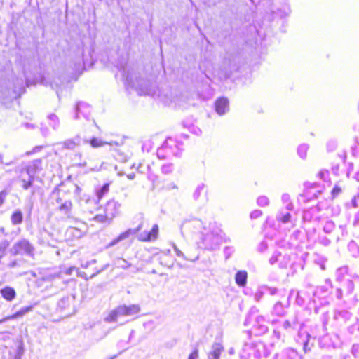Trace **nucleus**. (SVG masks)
<instances>
[{
  "mask_svg": "<svg viewBox=\"0 0 359 359\" xmlns=\"http://www.w3.org/2000/svg\"><path fill=\"white\" fill-rule=\"evenodd\" d=\"M273 312L278 316H283L285 310L283 304L279 302H277L273 306Z\"/></svg>",
  "mask_w": 359,
  "mask_h": 359,
  "instance_id": "b1692460",
  "label": "nucleus"
},
{
  "mask_svg": "<svg viewBox=\"0 0 359 359\" xmlns=\"http://www.w3.org/2000/svg\"><path fill=\"white\" fill-rule=\"evenodd\" d=\"M327 172L321 171L318 173V175L320 178L324 179L325 175H327Z\"/></svg>",
  "mask_w": 359,
  "mask_h": 359,
  "instance_id": "a18cd8bd",
  "label": "nucleus"
},
{
  "mask_svg": "<svg viewBox=\"0 0 359 359\" xmlns=\"http://www.w3.org/2000/svg\"><path fill=\"white\" fill-rule=\"evenodd\" d=\"M142 224H139L137 228L135 229H129L126 230V231L121 233L118 237L113 239L110 243H109L106 245V248H111V247L116 245V244H118L119 242L128 238L130 236L135 234L137 231H139L142 229Z\"/></svg>",
  "mask_w": 359,
  "mask_h": 359,
  "instance_id": "0eeeda50",
  "label": "nucleus"
},
{
  "mask_svg": "<svg viewBox=\"0 0 359 359\" xmlns=\"http://www.w3.org/2000/svg\"><path fill=\"white\" fill-rule=\"evenodd\" d=\"M290 197L289 194H283L282 201L283 203H287L286 208L287 210H292L293 208L292 204L291 203H290Z\"/></svg>",
  "mask_w": 359,
  "mask_h": 359,
  "instance_id": "7c9ffc66",
  "label": "nucleus"
},
{
  "mask_svg": "<svg viewBox=\"0 0 359 359\" xmlns=\"http://www.w3.org/2000/svg\"><path fill=\"white\" fill-rule=\"evenodd\" d=\"M248 273L245 271H238L235 276V280L238 285L243 287L246 284Z\"/></svg>",
  "mask_w": 359,
  "mask_h": 359,
  "instance_id": "dca6fc26",
  "label": "nucleus"
},
{
  "mask_svg": "<svg viewBox=\"0 0 359 359\" xmlns=\"http://www.w3.org/2000/svg\"><path fill=\"white\" fill-rule=\"evenodd\" d=\"M174 168L171 163L164 164L161 166L162 172L164 174H170L172 172Z\"/></svg>",
  "mask_w": 359,
  "mask_h": 359,
  "instance_id": "2f4dec72",
  "label": "nucleus"
},
{
  "mask_svg": "<svg viewBox=\"0 0 359 359\" xmlns=\"http://www.w3.org/2000/svg\"><path fill=\"white\" fill-rule=\"evenodd\" d=\"M81 139L79 137H76L74 139L67 140L63 142V147L67 149H74L76 146L80 144Z\"/></svg>",
  "mask_w": 359,
  "mask_h": 359,
  "instance_id": "f3484780",
  "label": "nucleus"
},
{
  "mask_svg": "<svg viewBox=\"0 0 359 359\" xmlns=\"http://www.w3.org/2000/svg\"><path fill=\"white\" fill-rule=\"evenodd\" d=\"M283 327L285 328H287V327H290V323L289 321H287V320L285 321L283 323Z\"/></svg>",
  "mask_w": 359,
  "mask_h": 359,
  "instance_id": "49530a36",
  "label": "nucleus"
},
{
  "mask_svg": "<svg viewBox=\"0 0 359 359\" xmlns=\"http://www.w3.org/2000/svg\"><path fill=\"white\" fill-rule=\"evenodd\" d=\"M309 146L307 144H302L298 147L297 152L302 158H305Z\"/></svg>",
  "mask_w": 359,
  "mask_h": 359,
  "instance_id": "c85d7f7f",
  "label": "nucleus"
},
{
  "mask_svg": "<svg viewBox=\"0 0 359 359\" xmlns=\"http://www.w3.org/2000/svg\"><path fill=\"white\" fill-rule=\"evenodd\" d=\"M337 297L340 299L342 297V291L340 288L337 289Z\"/></svg>",
  "mask_w": 359,
  "mask_h": 359,
  "instance_id": "37998d69",
  "label": "nucleus"
},
{
  "mask_svg": "<svg viewBox=\"0 0 359 359\" xmlns=\"http://www.w3.org/2000/svg\"><path fill=\"white\" fill-rule=\"evenodd\" d=\"M122 76L125 80L126 85H128L132 88H135V90L137 91L138 94L153 95V93H151V90L149 89L147 87L143 89L141 87L136 86L135 83L133 81L132 78L128 74H126V71L124 69H123Z\"/></svg>",
  "mask_w": 359,
  "mask_h": 359,
  "instance_id": "6e6552de",
  "label": "nucleus"
},
{
  "mask_svg": "<svg viewBox=\"0 0 359 359\" xmlns=\"http://www.w3.org/2000/svg\"><path fill=\"white\" fill-rule=\"evenodd\" d=\"M290 218H291V215L290 213H286L285 215H279L278 217H277V219L280 221L281 222L283 223H287L290 222Z\"/></svg>",
  "mask_w": 359,
  "mask_h": 359,
  "instance_id": "473e14b6",
  "label": "nucleus"
},
{
  "mask_svg": "<svg viewBox=\"0 0 359 359\" xmlns=\"http://www.w3.org/2000/svg\"><path fill=\"white\" fill-rule=\"evenodd\" d=\"M348 285L351 289H353V283L351 280H348Z\"/></svg>",
  "mask_w": 359,
  "mask_h": 359,
  "instance_id": "3c124183",
  "label": "nucleus"
},
{
  "mask_svg": "<svg viewBox=\"0 0 359 359\" xmlns=\"http://www.w3.org/2000/svg\"><path fill=\"white\" fill-rule=\"evenodd\" d=\"M22 213L20 210H15L11 215V222L13 224H19L22 222Z\"/></svg>",
  "mask_w": 359,
  "mask_h": 359,
  "instance_id": "aec40b11",
  "label": "nucleus"
},
{
  "mask_svg": "<svg viewBox=\"0 0 359 359\" xmlns=\"http://www.w3.org/2000/svg\"><path fill=\"white\" fill-rule=\"evenodd\" d=\"M127 177H128V179L133 180L135 177V174L133 173V174L128 175Z\"/></svg>",
  "mask_w": 359,
  "mask_h": 359,
  "instance_id": "8fccbe9b",
  "label": "nucleus"
},
{
  "mask_svg": "<svg viewBox=\"0 0 359 359\" xmlns=\"http://www.w3.org/2000/svg\"><path fill=\"white\" fill-rule=\"evenodd\" d=\"M6 196V193L5 191L0 192V206L3 204L5 198Z\"/></svg>",
  "mask_w": 359,
  "mask_h": 359,
  "instance_id": "79ce46f5",
  "label": "nucleus"
},
{
  "mask_svg": "<svg viewBox=\"0 0 359 359\" xmlns=\"http://www.w3.org/2000/svg\"><path fill=\"white\" fill-rule=\"evenodd\" d=\"M69 305V299L68 297L61 299L58 302V306L61 309H65L66 306Z\"/></svg>",
  "mask_w": 359,
  "mask_h": 359,
  "instance_id": "72a5a7b5",
  "label": "nucleus"
},
{
  "mask_svg": "<svg viewBox=\"0 0 359 359\" xmlns=\"http://www.w3.org/2000/svg\"><path fill=\"white\" fill-rule=\"evenodd\" d=\"M140 311L139 304H130L126 306L125 304L120 305L115 309L112 310L105 318L104 320L107 323L116 322L121 316H130L137 314Z\"/></svg>",
  "mask_w": 359,
  "mask_h": 359,
  "instance_id": "7ed1b4c3",
  "label": "nucleus"
},
{
  "mask_svg": "<svg viewBox=\"0 0 359 359\" xmlns=\"http://www.w3.org/2000/svg\"><path fill=\"white\" fill-rule=\"evenodd\" d=\"M24 353L22 344H19L13 351L10 352L11 359H21Z\"/></svg>",
  "mask_w": 359,
  "mask_h": 359,
  "instance_id": "a211bd4d",
  "label": "nucleus"
},
{
  "mask_svg": "<svg viewBox=\"0 0 359 359\" xmlns=\"http://www.w3.org/2000/svg\"><path fill=\"white\" fill-rule=\"evenodd\" d=\"M34 309V305H29L27 306L22 307L19 311L13 313V315L8 316L0 320V323L3 322H6L7 320H15L19 318H22L28 313L31 312Z\"/></svg>",
  "mask_w": 359,
  "mask_h": 359,
  "instance_id": "9b49d317",
  "label": "nucleus"
},
{
  "mask_svg": "<svg viewBox=\"0 0 359 359\" xmlns=\"http://www.w3.org/2000/svg\"><path fill=\"white\" fill-rule=\"evenodd\" d=\"M121 204L114 200H110L104 205L103 212L112 222L114 218L120 213Z\"/></svg>",
  "mask_w": 359,
  "mask_h": 359,
  "instance_id": "423d86ee",
  "label": "nucleus"
},
{
  "mask_svg": "<svg viewBox=\"0 0 359 359\" xmlns=\"http://www.w3.org/2000/svg\"><path fill=\"white\" fill-rule=\"evenodd\" d=\"M215 110L222 116L229 111V101L226 98L221 97L215 102Z\"/></svg>",
  "mask_w": 359,
  "mask_h": 359,
  "instance_id": "f8f14e48",
  "label": "nucleus"
},
{
  "mask_svg": "<svg viewBox=\"0 0 359 359\" xmlns=\"http://www.w3.org/2000/svg\"><path fill=\"white\" fill-rule=\"evenodd\" d=\"M198 357V351L195 349L189 356L188 359H197Z\"/></svg>",
  "mask_w": 359,
  "mask_h": 359,
  "instance_id": "ea45409f",
  "label": "nucleus"
},
{
  "mask_svg": "<svg viewBox=\"0 0 359 359\" xmlns=\"http://www.w3.org/2000/svg\"><path fill=\"white\" fill-rule=\"evenodd\" d=\"M1 158H2V156H1V155H0V160H1Z\"/></svg>",
  "mask_w": 359,
  "mask_h": 359,
  "instance_id": "4d7b16f0",
  "label": "nucleus"
},
{
  "mask_svg": "<svg viewBox=\"0 0 359 359\" xmlns=\"http://www.w3.org/2000/svg\"><path fill=\"white\" fill-rule=\"evenodd\" d=\"M299 336L302 337V343L304 344V350L307 351V346L309 341V334L306 332H299Z\"/></svg>",
  "mask_w": 359,
  "mask_h": 359,
  "instance_id": "393cba45",
  "label": "nucleus"
},
{
  "mask_svg": "<svg viewBox=\"0 0 359 359\" xmlns=\"http://www.w3.org/2000/svg\"><path fill=\"white\" fill-rule=\"evenodd\" d=\"M42 170L41 159H36L30 162L25 168L22 169L20 174V178L22 182L24 189H28L33 184L35 175Z\"/></svg>",
  "mask_w": 359,
  "mask_h": 359,
  "instance_id": "f03ea898",
  "label": "nucleus"
},
{
  "mask_svg": "<svg viewBox=\"0 0 359 359\" xmlns=\"http://www.w3.org/2000/svg\"><path fill=\"white\" fill-rule=\"evenodd\" d=\"M80 115H82L86 119L88 120L90 115V107L87 103L79 102L76 107L75 118H80Z\"/></svg>",
  "mask_w": 359,
  "mask_h": 359,
  "instance_id": "1a4fd4ad",
  "label": "nucleus"
},
{
  "mask_svg": "<svg viewBox=\"0 0 359 359\" xmlns=\"http://www.w3.org/2000/svg\"><path fill=\"white\" fill-rule=\"evenodd\" d=\"M42 132H43V134L44 135H47V133H48V129H46L45 130H43Z\"/></svg>",
  "mask_w": 359,
  "mask_h": 359,
  "instance_id": "603ef678",
  "label": "nucleus"
},
{
  "mask_svg": "<svg viewBox=\"0 0 359 359\" xmlns=\"http://www.w3.org/2000/svg\"><path fill=\"white\" fill-rule=\"evenodd\" d=\"M181 233L184 236V234H198L200 236L201 232L206 231V227L201 219L196 217H189L185 219L180 226Z\"/></svg>",
  "mask_w": 359,
  "mask_h": 359,
  "instance_id": "20e7f679",
  "label": "nucleus"
},
{
  "mask_svg": "<svg viewBox=\"0 0 359 359\" xmlns=\"http://www.w3.org/2000/svg\"><path fill=\"white\" fill-rule=\"evenodd\" d=\"M109 191V184H104L97 191V196L98 200L100 201L105 194H107Z\"/></svg>",
  "mask_w": 359,
  "mask_h": 359,
  "instance_id": "5701e85b",
  "label": "nucleus"
},
{
  "mask_svg": "<svg viewBox=\"0 0 359 359\" xmlns=\"http://www.w3.org/2000/svg\"><path fill=\"white\" fill-rule=\"evenodd\" d=\"M69 231L77 238H79L81 236V231L76 228H70L69 229Z\"/></svg>",
  "mask_w": 359,
  "mask_h": 359,
  "instance_id": "e433bc0d",
  "label": "nucleus"
},
{
  "mask_svg": "<svg viewBox=\"0 0 359 359\" xmlns=\"http://www.w3.org/2000/svg\"><path fill=\"white\" fill-rule=\"evenodd\" d=\"M93 219L99 223L102 224H109L112 222L109 219V217L105 215V213L103 212V213H100L96 215Z\"/></svg>",
  "mask_w": 359,
  "mask_h": 359,
  "instance_id": "4be33fe9",
  "label": "nucleus"
},
{
  "mask_svg": "<svg viewBox=\"0 0 359 359\" xmlns=\"http://www.w3.org/2000/svg\"><path fill=\"white\" fill-rule=\"evenodd\" d=\"M158 226L154 224L150 231H144L138 235V239L142 241H150L156 240L158 236Z\"/></svg>",
  "mask_w": 359,
  "mask_h": 359,
  "instance_id": "9d476101",
  "label": "nucleus"
},
{
  "mask_svg": "<svg viewBox=\"0 0 359 359\" xmlns=\"http://www.w3.org/2000/svg\"><path fill=\"white\" fill-rule=\"evenodd\" d=\"M326 283L331 286V280H326Z\"/></svg>",
  "mask_w": 359,
  "mask_h": 359,
  "instance_id": "864d4df0",
  "label": "nucleus"
},
{
  "mask_svg": "<svg viewBox=\"0 0 359 359\" xmlns=\"http://www.w3.org/2000/svg\"><path fill=\"white\" fill-rule=\"evenodd\" d=\"M262 292L257 293V294H255L256 300H257V301H259V299L262 297Z\"/></svg>",
  "mask_w": 359,
  "mask_h": 359,
  "instance_id": "de8ad7c7",
  "label": "nucleus"
},
{
  "mask_svg": "<svg viewBox=\"0 0 359 359\" xmlns=\"http://www.w3.org/2000/svg\"><path fill=\"white\" fill-rule=\"evenodd\" d=\"M223 350L224 348L220 344H214L212 346V351L208 354V359H219Z\"/></svg>",
  "mask_w": 359,
  "mask_h": 359,
  "instance_id": "4468645a",
  "label": "nucleus"
},
{
  "mask_svg": "<svg viewBox=\"0 0 359 359\" xmlns=\"http://www.w3.org/2000/svg\"><path fill=\"white\" fill-rule=\"evenodd\" d=\"M262 215V212L259 210H255L252 211L250 214V217L252 219H257L259 217Z\"/></svg>",
  "mask_w": 359,
  "mask_h": 359,
  "instance_id": "4c0bfd02",
  "label": "nucleus"
},
{
  "mask_svg": "<svg viewBox=\"0 0 359 359\" xmlns=\"http://www.w3.org/2000/svg\"><path fill=\"white\" fill-rule=\"evenodd\" d=\"M172 246H173V249L175 251L177 255L180 257H182L183 259H186L184 254L176 246V245L173 244Z\"/></svg>",
  "mask_w": 359,
  "mask_h": 359,
  "instance_id": "58836bf2",
  "label": "nucleus"
},
{
  "mask_svg": "<svg viewBox=\"0 0 359 359\" xmlns=\"http://www.w3.org/2000/svg\"><path fill=\"white\" fill-rule=\"evenodd\" d=\"M72 208V202L70 201H65L61 205H60L59 211L65 218H69L71 217Z\"/></svg>",
  "mask_w": 359,
  "mask_h": 359,
  "instance_id": "2eb2a0df",
  "label": "nucleus"
},
{
  "mask_svg": "<svg viewBox=\"0 0 359 359\" xmlns=\"http://www.w3.org/2000/svg\"><path fill=\"white\" fill-rule=\"evenodd\" d=\"M2 297L8 302L13 301L16 297V292L14 288L6 286L0 290Z\"/></svg>",
  "mask_w": 359,
  "mask_h": 359,
  "instance_id": "ddd939ff",
  "label": "nucleus"
},
{
  "mask_svg": "<svg viewBox=\"0 0 359 359\" xmlns=\"http://www.w3.org/2000/svg\"><path fill=\"white\" fill-rule=\"evenodd\" d=\"M49 125L54 129L57 130L60 126V119L54 114H50L48 116Z\"/></svg>",
  "mask_w": 359,
  "mask_h": 359,
  "instance_id": "6ab92c4d",
  "label": "nucleus"
},
{
  "mask_svg": "<svg viewBox=\"0 0 359 359\" xmlns=\"http://www.w3.org/2000/svg\"><path fill=\"white\" fill-rule=\"evenodd\" d=\"M341 193V189L337 185H335L332 191V198H334Z\"/></svg>",
  "mask_w": 359,
  "mask_h": 359,
  "instance_id": "f704fd0d",
  "label": "nucleus"
},
{
  "mask_svg": "<svg viewBox=\"0 0 359 359\" xmlns=\"http://www.w3.org/2000/svg\"><path fill=\"white\" fill-rule=\"evenodd\" d=\"M76 268L75 266H70L69 268H67V269H65L64 271V273L67 275V276H69L72 273V272L76 270Z\"/></svg>",
  "mask_w": 359,
  "mask_h": 359,
  "instance_id": "a19ab883",
  "label": "nucleus"
},
{
  "mask_svg": "<svg viewBox=\"0 0 359 359\" xmlns=\"http://www.w3.org/2000/svg\"><path fill=\"white\" fill-rule=\"evenodd\" d=\"M256 322L258 325V334H264L267 332L268 327L263 324L264 318L263 316H257Z\"/></svg>",
  "mask_w": 359,
  "mask_h": 359,
  "instance_id": "412c9836",
  "label": "nucleus"
},
{
  "mask_svg": "<svg viewBox=\"0 0 359 359\" xmlns=\"http://www.w3.org/2000/svg\"><path fill=\"white\" fill-rule=\"evenodd\" d=\"M269 293L271 294V295H273L275 294H276L277 292V289L275 288V287H270L269 288Z\"/></svg>",
  "mask_w": 359,
  "mask_h": 359,
  "instance_id": "c03bdc74",
  "label": "nucleus"
},
{
  "mask_svg": "<svg viewBox=\"0 0 359 359\" xmlns=\"http://www.w3.org/2000/svg\"><path fill=\"white\" fill-rule=\"evenodd\" d=\"M222 243V231L216 229H206L201 232L197 244L200 248L207 250H215L219 248Z\"/></svg>",
  "mask_w": 359,
  "mask_h": 359,
  "instance_id": "f257e3e1",
  "label": "nucleus"
},
{
  "mask_svg": "<svg viewBox=\"0 0 359 359\" xmlns=\"http://www.w3.org/2000/svg\"><path fill=\"white\" fill-rule=\"evenodd\" d=\"M280 257H281V254L279 252H275L269 259L270 264H276V262H278Z\"/></svg>",
  "mask_w": 359,
  "mask_h": 359,
  "instance_id": "c9c22d12",
  "label": "nucleus"
},
{
  "mask_svg": "<svg viewBox=\"0 0 359 359\" xmlns=\"http://www.w3.org/2000/svg\"><path fill=\"white\" fill-rule=\"evenodd\" d=\"M335 225L334 223L332 221H327L323 226V231L326 233H330L332 232V231L334 229Z\"/></svg>",
  "mask_w": 359,
  "mask_h": 359,
  "instance_id": "cd10ccee",
  "label": "nucleus"
},
{
  "mask_svg": "<svg viewBox=\"0 0 359 359\" xmlns=\"http://www.w3.org/2000/svg\"><path fill=\"white\" fill-rule=\"evenodd\" d=\"M57 96L59 97L60 95H59V92L57 90Z\"/></svg>",
  "mask_w": 359,
  "mask_h": 359,
  "instance_id": "5fc2aeb1",
  "label": "nucleus"
},
{
  "mask_svg": "<svg viewBox=\"0 0 359 359\" xmlns=\"http://www.w3.org/2000/svg\"><path fill=\"white\" fill-rule=\"evenodd\" d=\"M50 86H51L53 88H54V87H53V84H52V83L50 84Z\"/></svg>",
  "mask_w": 359,
  "mask_h": 359,
  "instance_id": "6e6d98bb",
  "label": "nucleus"
},
{
  "mask_svg": "<svg viewBox=\"0 0 359 359\" xmlns=\"http://www.w3.org/2000/svg\"><path fill=\"white\" fill-rule=\"evenodd\" d=\"M205 189V185L203 184H199L196 190L194 191V194H193V197L195 200H198V198L200 197L202 191L204 190Z\"/></svg>",
  "mask_w": 359,
  "mask_h": 359,
  "instance_id": "c756f323",
  "label": "nucleus"
},
{
  "mask_svg": "<svg viewBox=\"0 0 359 359\" xmlns=\"http://www.w3.org/2000/svg\"><path fill=\"white\" fill-rule=\"evenodd\" d=\"M90 144L93 147H100L107 144V142H103L102 140L93 137L90 141Z\"/></svg>",
  "mask_w": 359,
  "mask_h": 359,
  "instance_id": "bb28decb",
  "label": "nucleus"
},
{
  "mask_svg": "<svg viewBox=\"0 0 359 359\" xmlns=\"http://www.w3.org/2000/svg\"><path fill=\"white\" fill-rule=\"evenodd\" d=\"M352 204H353V207H355V208L357 207V203H356V199L355 198L352 199Z\"/></svg>",
  "mask_w": 359,
  "mask_h": 359,
  "instance_id": "09e8293b",
  "label": "nucleus"
},
{
  "mask_svg": "<svg viewBox=\"0 0 359 359\" xmlns=\"http://www.w3.org/2000/svg\"><path fill=\"white\" fill-rule=\"evenodd\" d=\"M257 203L260 207H265L269 204V199L266 196H260L257 199Z\"/></svg>",
  "mask_w": 359,
  "mask_h": 359,
  "instance_id": "a878e982",
  "label": "nucleus"
},
{
  "mask_svg": "<svg viewBox=\"0 0 359 359\" xmlns=\"http://www.w3.org/2000/svg\"><path fill=\"white\" fill-rule=\"evenodd\" d=\"M35 248L34 245L25 238H21L15 242L9 250L13 255H21L30 257H34Z\"/></svg>",
  "mask_w": 359,
  "mask_h": 359,
  "instance_id": "39448f33",
  "label": "nucleus"
}]
</instances>
